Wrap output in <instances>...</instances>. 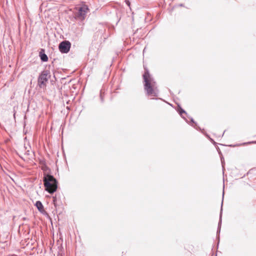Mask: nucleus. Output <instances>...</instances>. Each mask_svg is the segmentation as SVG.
Segmentation results:
<instances>
[{"instance_id":"obj_19","label":"nucleus","mask_w":256,"mask_h":256,"mask_svg":"<svg viewBox=\"0 0 256 256\" xmlns=\"http://www.w3.org/2000/svg\"><path fill=\"white\" fill-rule=\"evenodd\" d=\"M24 148H25V150H26L28 149V147L26 146H24Z\"/></svg>"},{"instance_id":"obj_6","label":"nucleus","mask_w":256,"mask_h":256,"mask_svg":"<svg viewBox=\"0 0 256 256\" xmlns=\"http://www.w3.org/2000/svg\"><path fill=\"white\" fill-rule=\"evenodd\" d=\"M71 43L68 40H64L58 46L60 51L63 54H67L70 50Z\"/></svg>"},{"instance_id":"obj_4","label":"nucleus","mask_w":256,"mask_h":256,"mask_svg":"<svg viewBox=\"0 0 256 256\" xmlns=\"http://www.w3.org/2000/svg\"><path fill=\"white\" fill-rule=\"evenodd\" d=\"M178 112L180 115L184 118L187 123H188L189 124L192 126H194L196 130L201 131L202 129L201 128L197 126L196 122L192 117L188 116V118L190 120V122H188V119L184 117L183 116V114H185L186 115H187L186 112L180 106H178Z\"/></svg>"},{"instance_id":"obj_14","label":"nucleus","mask_w":256,"mask_h":256,"mask_svg":"<svg viewBox=\"0 0 256 256\" xmlns=\"http://www.w3.org/2000/svg\"><path fill=\"white\" fill-rule=\"evenodd\" d=\"M256 144V141H252V142H246V143H244L243 144Z\"/></svg>"},{"instance_id":"obj_23","label":"nucleus","mask_w":256,"mask_h":256,"mask_svg":"<svg viewBox=\"0 0 256 256\" xmlns=\"http://www.w3.org/2000/svg\"><path fill=\"white\" fill-rule=\"evenodd\" d=\"M215 256H216V255Z\"/></svg>"},{"instance_id":"obj_15","label":"nucleus","mask_w":256,"mask_h":256,"mask_svg":"<svg viewBox=\"0 0 256 256\" xmlns=\"http://www.w3.org/2000/svg\"><path fill=\"white\" fill-rule=\"evenodd\" d=\"M40 163L42 164V166L44 165V164H46L45 161L44 160H40Z\"/></svg>"},{"instance_id":"obj_9","label":"nucleus","mask_w":256,"mask_h":256,"mask_svg":"<svg viewBox=\"0 0 256 256\" xmlns=\"http://www.w3.org/2000/svg\"><path fill=\"white\" fill-rule=\"evenodd\" d=\"M35 206L38 210L39 212H44V206L40 201L38 200L35 204Z\"/></svg>"},{"instance_id":"obj_17","label":"nucleus","mask_w":256,"mask_h":256,"mask_svg":"<svg viewBox=\"0 0 256 256\" xmlns=\"http://www.w3.org/2000/svg\"><path fill=\"white\" fill-rule=\"evenodd\" d=\"M56 196H54L53 197V202L54 203V204H55V203H56Z\"/></svg>"},{"instance_id":"obj_21","label":"nucleus","mask_w":256,"mask_h":256,"mask_svg":"<svg viewBox=\"0 0 256 256\" xmlns=\"http://www.w3.org/2000/svg\"><path fill=\"white\" fill-rule=\"evenodd\" d=\"M10 178H11V180H12V181H14V179L12 178L10 176Z\"/></svg>"},{"instance_id":"obj_1","label":"nucleus","mask_w":256,"mask_h":256,"mask_svg":"<svg viewBox=\"0 0 256 256\" xmlns=\"http://www.w3.org/2000/svg\"><path fill=\"white\" fill-rule=\"evenodd\" d=\"M142 77L144 80V88L146 95L152 97L158 96L160 91L157 83L152 76L150 74L148 69L145 68Z\"/></svg>"},{"instance_id":"obj_13","label":"nucleus","mask_w":256,"mask_h":256,"mask_svg":"<svg viewBox=\"0 0 256 256\" xmlns=\"http://www.w3.org/2000/svg\"><path fill=\"white\" fill-rule=\"evenodd\" d=\"M206 136L209 138L210 141L212 142L214 144H216V143L214 141V140L212 138H210L209 136L206 135Z\"/></svg>"},{"instance_id":"obj_7","label":"nucleus","mask_w":256,"mask_h":256,"mask_svg":"<svg viewBox=\"0 0 256 256\" xmlns=\"http://www.w3.org/2000/svg\"><path fill=\"white\" fill-rule=\"evenodd\" d=\"M224 192H223L222 198H224ZM222 202H223V200H222V205H221V209H220V220H219V222H218V230H217V234H220V227H221L222 222Z\"/></svg>"},{"instance_id":"obj_10","label":"nucleus","mask_w":256,"mask_h":256,"mask_svg":"<svg viewBox=\"0 0 256 256\" xmlns=\"http://www.w3.org/2000/svg\"><path fill=\"white\" fill-rule=\"evenodd\" d=\"M100 99L101 102L103 103L104 102V96H103L102 90H101L100 91Z\"/></svg>"},{"instance_id":"obj_12","label":"nucleus","mask_w":256,"mask_h":256,"mask_svg":"<svg viewBox=\"0 0 256 256\" xmlns=\"http://www.w3.org/2000/svg\"><path fill=\"white\" fill-rule=\"evenodd\" d=\"M31 148V147L30 146H28V150H27L26 152H25V154L27 155V156H30V149Z\"/></svg>"},{"instance_id":"obj_18","label":"nucleus","mask_w":256,"mask_h":256,"mask_svg":"<svg viewBox=\"0 0 256 256\" xmlns=\"http://www.w3.org/2000/svg\"><path fill=\"white\" fill-rule=\"evenodd\" d=\"M57 256H64L62 254L58 252Z\"/></svg>"},{"instance_id":"obj_5","label":"nucleus","mask_w":256,"mask_h":256,"mask_svg":"<svg viewBox=\"0 0 256 256\" xmlns=\"http://www.w3.org/2000/svg\"><path fill=\"white\" fill-rule=\"evenodd\" d=\"M50 77V71L48 70H44L41 72L38 78V84L41 88L46 86L48 78Z\"/></svg>"},{"instance_id":"obj_16","label":"nucleus","mask_w":256,"mask_h":256,"mask_svg":"<svg viewBox=\"0 0 256 256\" xmlns=\"http://www.w3.org/2000/svg\"><path fill=\"white\" fill-rule=\"evenodd\" d=\"M220 160H221V162H222V166H223L224 163V158L223 157H221L220 158Z\"/></svg>"},{"instance_id":"obj_11","label":"nucleus","mask_w":256,"mask_h":256,"mask_svg":"<svg viewBox=\"0 0 256 256\" xmlns=\"http://www.w3.org/2000/svg\"><path fill=\"white\" fill-rule=\"evenodd\" d=\"M42 170L44 171H46L48 170V168L46 164H44V165L42 166Z\"/></svg>"},{"instance_id":"obj_8","label":"nucleus","mask_w":256,"mask_h":256,"mask_svg":"<svg viewBox=\"0 0 256 256\" xmlns=\"http://www.w3.org/2000/svg\"><path fill=\"white\" fill-rule=\"evenodd\" d=\"M39 56L42 62H46L48 60V57L47 55L45 54L44 50V49H42L40 51L39 53Z\"/></svg>"},{"instance_id":"obj_22","label":"nucleus","mask_w":256,"mask_h":256,"mask_svg":"<svg viewBox=\"0 0 256 256\" xmlns=\"http://www.w3.org/2000/svg\"><path fill=\"white\" fill-rule=\"evenodd\" d=\"M225 132V130L224 131V132L222 133V135L223 136L224 134V133Z\"/></svg>"},{"instance_id":"obj_20","label":"nucleus","mask_w":256,"mask_h":256,"mask_svg":"<svg viewBox=\"0 0 256 256\" xmlns=\"http://www.w3.org/2000/svg\"><path fill=\"white\" fill-rule=\"evenodd\" d=\"M126 3L128 4V5L130 6V2H126Z\"/></svg>"},{"instance_id":"obj_3","label":"nucleus","mask_w":256,"mask_h":256,"mask_svg":"<svg viewBox=\"0 0 256 256\" xmlns=\"http://www.w3.org/2000/svg\"><path fill=\"white\" fill-rule=\"evenodd\" d=\"M88 12L89 8L88 6L84 4L78 8V11L74 14V17L76 20L82 22L85 19L86 14Z\"/></svg>"},{"instance_id":"obj_2","label":"nucleus","mask_w":256,"mask_h":256,"mask_svg":"<svg viewBox=\"0 0 256 256\" xmlns=\"http://www.w3.org/2000/svg\"><path fill=\"white\" fill-rule=\"evenodd\" d=\"M45 190L50 194H53L58 188V181L52 175L44 174L43 178Z\"/></svg>"}]
</instances>
